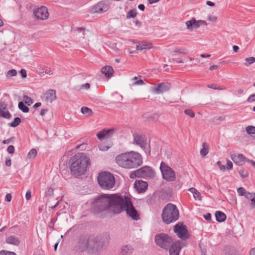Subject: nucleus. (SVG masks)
Masks as SVG:
<instances>
[{
	"label": "nucleus",
	"mask_w": 255,
	"mask_h": 255,
	"mask_svg": "<svg viewBox=\"0 0 255 255\" xmlns=\"http://www.w3.org/2000/svg\"><path fill=\"white\" fill-rule=\"evenodd\" d=\"M152 48L151 43L147 41H142L138 43L136 45V48L137 50L142 51L143 50L150 49Z\"/></svg>",
	"instance_id": "22"
},
{
	"label": "nucleus",
	"mask_w": 255,
	"mask_h": 255,
	"mask_svg": "<svg viewBox=\"0 0 255 255\" xmlns=\"http://www.w3.org/2000/svg\"><path fill=\"white\" fill-rule=\"evenodd\" d=\"M109 148V147L108 146H104V145H101L99 146V149H100V150H102V151H106V150H107Z\"/></svg>",
	"instance_id": "60"
},
{
	"label": "nucleus",
	"mask_w": 255,
	"mask_h": 255,
	"mask_svg": "<svg viewBox=\"0 0 255 255\" xmlns=\"http://www.w3.org/2000/svg\"><path fill=\"white\" fill-rule=\"evenodd\" d=\"M34 14L38 19H44L48 17L49 13L47 8L44 6H42L40 8L34 11Z\"/></svg>",
	"instance_id": "16"
},
{
	"label": "nucleus",
	"mask_w": 255,
	"mask_h": 255,
	"mask_svg": "<svg viewBox=\"0 0 255 255\" xmlns=\"http://www.w3.org/2000/svg\"><path fill=\"white\" fill-rule=\"evenodd\" d=\"M188 190L193 193V197L195 200H201L202 197L200 193L195 188H190Z\"/></svg>",
	"instance_id": "28"
},
{
	"label": "nucleus",
	"mask_w": 255,
	"mask_h": 255,
	"mask_svg": "<svg viewBox=\"0 0 255 255\" xmlns=\"http://www.w3.org/2000/svg\"><path fill=\"white\" fill-rule=\"evenodd\" d=\"M133 251V248L130 245H125L120 250V255H130Z\"/></svg>",
	"instance_id": "24"
},
{
	"label": "nucleus",
	"mask_w": 255,
	"mask_h": 255,
	"mask_svg": "<svg viewBox=\"0 0 255 255\" xmlns=\"http://www.w3.org/2000/svg\"><path fill=\"white\" fill-rule=\"evenodd\" d=\"M231 158L236 164L240 166L243 165L247 160V158L242 154H233Z\"/></svg>",
	"instance_id": "20"
},
{
	"label": "nucleus",
	"mask_w": 255,
	"mask_h": 255,
	"mask_svg": "<svg viewBox=\"0 0 255 255\" xmlns=\"http://www.w3.org/2000/svg\"><path fill=\"white\" fill-rule=\"evenodd\" d=\"M90 235H82L79 238L74 250L78 253H83L87 251L89 253Z\"/></svg>",
	"instance_id": "10"
},
{
	"label": "nucleus",
	"mask_w": 255,
	"mask_h": 255,
	"mask_svg": "<svg viewBox=\"0 0 255 255\" xmlns=\"http://www.w3.org/2000/svg\"><path fill=\"white\" fill-rule=\"evenodd\" d=\"M115 160L120 167L126 169L136 168L143 163L141 154L133 151L118 155Z\"/></svg>",
	"instance_id": "2"
},
{
	"label": "nucleus",
	"mask_w": 255,
	"mask_h": 255,
	"mask_svg": "<svg viewBox=\"0 0 255 255\" xmlns=\"http://www.w3.org/2000/svg\"><path fill=\"white\" fill-rule=\"evenodd\" d=\"M11 159L10 158H7L5 160V165L9 167L11 165Z\"/></svg>",
	"instance_id": "63"
},
{
	"label": "nucleus",
	"mask_w": 255,
	"mask_h": 255,
	"mask_svg": "<svg viewBox=\"0 0 255 255\" xmlns=\"http://www.w3.org/2000/svg\"><path fill=\"white\" fill-rule=\"evenodd\" d=\"M134 187L138 193H141L147 189L148 184L142 180H137L134 183Z\"/></svg>",
	"instance_id": "21"
},
{
	"label": "nucleus",
	"mask_w": 255,
	"mask_h": 255,
	"mask_svg": "<svg viewBox=\"0 0 255 255\" xmlns=\"http://www.w3.org/2000/svg\"><path fill=\"white\" fill-rule=\"evenodd\" d=\"M174 232L178 238L183 241L188 239L190 237L187 227L183 224H176L174 227Z\"/></svg>",
	"instance_id": "13"
},
{
	"label": "nucleus",
	"mask_w": 255,
	"mask_h": 255,
	"mask_svg": "<svg viewBox=\"0 0 255 255\" xmlns=\"http://www.w3.org/2000/svg\"><path fill=\"white\" fill-rule=\"evenodd\" d=\"M81 111L83 114L86 115L87 116H90L93 113L91 109L86 107H83Z\"/></svg>",
	"instance_id": "32"
},
{
	"label": "nucleus",
	"mask_w": 255,
	"mask_h": 255,
	"mask_svg": "<svg viewBox=\"0 0 255 255\" xmlns=\"http://www.w3.org/2000/svg\"><path fill=\"white\" fill-rule=\"evenodd\" d=\"M121 196L116 194H103L96 198L91 208L96 213L109 211L115 214V208L119 205Z\"/></svg>",
	"instance_id": "1"
},
{
	"label": "nucleus",
	"mask_w": 255,
	"mask_h": 255,
	"mask_svg": "<svg viewBox=\"0 0 255 255\" xmlns=\"http://www.w3.org/2000/svg\"><path fill=\"white\" fill-rule=\"evenodd\" d=\"M17 72L15 69H11L7 71V76L9 77H13L16 75Z\"/></svg>",
	"instance_id": "46"
},
{
	"label": "nucleus",
	"mask_w": 255,
	"mask_h": 255,
	"mask_svg": "<svg viewBox=\"0 0 255 255\" xmlns=\"http://www.w3.org/2000/svg\"><path fill=\"white\" fill-rule=\"evenodd\" d=\"M251 205H252V207L253 208H255V195H254V196L252 198V199L251 200Z\"/></svg>",
	"instance_id": "61"
},
{
	"label": "nucleus",
	"mask_w": 255,
	"mask_h": 255,
	"mask_svg": "<svg viewBox=\"0 0 255 255\" xmlns=\"http://www.w3.org/2000/svg\"><path fill=\"white\" fill-rule=\"evenodd\" d=\"M31 197V191H27L26 194H25V198L26 200H28L30 199Z\"/></svg>",
	"instance_id": "59"
},
{
	"label": "nucleus",
	"mask_w": 255,
	"mask_h": 255,
	"mask_svg": "<svg viewBox=\"0 0 255 255\" xmlns=\"http://www.w3.org/2000/svg\"><path fill=\"white\" fill-rule=\"evenodd\" d=\"M42 99L47 103H52L56 99V91L53 89L47 90L44 94Z\"/></svg>",
	"instance_id": "18"
},
{
	"label": "nucleus",
	"mask_w": 255,
	"mask_h": 255,
	"mask_svg": "<svg viewBox=\"0 0 255 255\" xmlns=\"http://www.w3.org/2000/svg\"><path fill=\"white\" fill-rule=\"evenodd\" d=\"M173 52L174 53H179L181 54H186L188 53V51L186 48H175Z\"/></svg>",
	"instance_id": "38"
},
{
	"label": "nucleus",
	"mask_w": 255,
	"mask_h": 255,
	"mask_svg": "<svg viewBox=\"0 0 255 255\" xmlns=\"http://www.w3.org/2000/svg\"><path fill=\"white\" fill-rule=\"evenodd\" d=\"M18 107L23 113H28L29 111V108L24 105L23 102H19Z\"/></svg>",
	"instance_id": "31"
},
{
	"label": "nucleus",
	"mask_w": 255,
	"mask_h": 255,
	"mask_svg": "<svg viewBox=\"0 0 255 255\" xmlns=\"http://www.w3.org/2000/svg\"><path fill=\"white\" fill-rule=\"evenodd\" d=\"M247 161L250 163L255 168V161L254 160L247 159Z\"/></svg>",
	"instance_id": "64"
},
{
	"label": "nucleus",
	"mask_w": 255,
	"mask_h": 255,
	"mask_svg": "<svg viewBox=\"0 0 255 255\" xmlns=\"http://www.w3.org/2000/svg\"><path fill=\"white\" fill-rule=\"evenodd\" d=\"M171 87L170 83L168 82H162L155 85L151 87V91L153 93L160 94L168 91Z\"/></svg>",
	"instance_id": "14"
},
{
	"label": "nucleus",
	"mask_w": 255,
	"mask_h": 255,
	"mask_svg": "<svg viewBox=\"0 0 255 255\" xmlns=\"http://www.w3.org/2000/svg\"><path fill=\"white\" fill-rule=\"evenodd\" d=\"M37 154V150L35 149H32L27 154V158H33L35 157Z\"/></svg>",
	"instance_id": "39"
},
{
	"label": "nucleus",
	"mask_w": 255,
	"mask_h": 255,
	"mask_svg": "<svg viewBox=\"0 0 255 255\" xmlns=\"http://www.w3.org/2000/svg\"><path fill=\"white\" fill-rule=\"evenodd\" d=\"M217 164L219 167L220 170H224L225 169V166L222 164L221 161H217Z\"/></svg>",
	"instance_id": "53"
},
{
	"label": "nucleus",
	"mask_w": 255,
	"mask_h": 255,
	"mask_svg": "<svg viewBox=\"0 0 255 255\" xmlns=\"http://www.w3.org/2000/svg\"><path fill=\"white\" fill-rule=\"evenodd\" d=\"M20 118L18 117L15 118L14 120L10 123L8 124L9 126L11 127H16L21 122Z\"/></svg>",
	"instance_id": "30"
},
{
	"label": "nucleus",
	"mask_w": 255,
	"mask_h": 255,
	"mask_svg": "<svg viewBox=\"0 0 255 255\" xmlns=\"http://www.w3.org/2000/svg\"><path fill=\"white\" fill-rule=\"evenodd\" d=\"M184 113L189 116L191 118H193L195 116V114L191 109H186L184 111Z\"/></svg>",
	"instance_id": "44"
},
{
	"label": "nucleus",
	"mask_w": 255,
	"mask_h": 255,
	"mask_svg": "<svg viewBox=\"0 0 255 255\" xmlns=\"http://www.w3.org/2000/svg\"><path fill=\"white\" fill-rule=\"evenodd\" d=\"M100 186L103 189H110L115 184V179L112 174L108 172L100 173L98 177Z\"/></svg>",
	"instance_id": "7"
},
{
	"label": "nucleus",
	"mask_w": 255,
	"mask_h": 255,
	"mask_svg": "<svg viewBox=\"0 0 255 255\" xmlns=\"http://www.w3.org/2000/svg\"><path fill=\"white\" fill-rule=\"evenodd\" d=\"M216 221L219 223L224 222L226 219V215L221 211H217L215 213Z\"/></svg>",
	"instance_id": "27"
},
{
	"label": "nucleus",
	"mask_w": 255,
	"mask_h": 255,
	"mask_svg": "<svg viewBox=\"0 0 255 255\" xmlns=\"http://www.w3.org/2000/svg\"><path fill=\"white\" fill-rule=\"evenodd\" d=\"M0 255H16L14 252L2 250L0 252Z\"/></svg>",
	"instance_id": "45"
},
{
	"label": "nucleus",
	"mask_w": 255,
	"mask_h": 255,
	"mask_svg": "<svg viewBox=\"0 0 255 255\" xmlns=\"http://www.w3.org/2000/svg\"><path fill=\"white\" fill-rule=\"evenodd\" d=\"M179 216V211L176 205L169 203L163 209L162 219L166 224L176 221Z\"/></svg>",
	"instance_id": "6"
},
{
	"label": "nucleus",
	"mask_w": 255,
	"mask_h": 255,
	"mask_svg": "<svg viewBox=\"0 0 255 255\" xmlns=\"http://www.w3.org/2000/svg\"><path fill=\"white\" fill-rule=\"evenodd\" d=\"M6 243L15 246H18L20 244V240L17 237L11 235L6 238Z\"/></svg>",
	"instance_id": "25"
},
{
	"label": "nucleus",
	"mask_w": 255,
	"mask_h": 255,
	"mask_svg": "<svg viewBox=\"0 0 255 255\" xmlns=\"http://www.w3.org/2000/svg\"><path fill=\"white\" fill-rule=\"evenodd\" d=\"M101 72L107 77H111L114 73L113 68L110 66H105L101 69Z\"/></svg>",
	"instance_id": "26"
},
{
	"label": "nucleus",
	"mask_w": 255,
	"mask_h": 255,
	"mask_svg": "<svg viewBox=\"0 0 255 255\" xmlns=\"http://www.w3.org/2000/svg\"><path fill=\"white\" fill-rule=\"evenodd\" d=\"M137 14L136 11L135 9L130 10L127 14V18L129 19L130 18H134L136 16Z\"/></svg>",
	"instance_id": "35"
},
{
	"label": "nucleus",
	"mask_w": 255,
	"mask_h": 255,
	"mask_svg": "<svg viewBox=\"0 0 255 255\" xmlns=\"http://www.w3.org/2000/svg\"><path fill=\"white\" fill-rule=\"evenodd\" d=\"M246 129L247 132L249 134H255V127H253L252 126H249L246 128Z\"/></svg>",
	"instance_id": "41"
},
{
	"label": "nucleus",
	"mask_w": 255,
	"mask_h": 255,
	"mask_svg": "<svg viewBox=\"0 0 255 255\" xmlns=\"http://www.w3.org/2000/svg\"><path fill=\"white\" fill-rule=\"evenodd\" d=\"M226 168L228 170H230L233 168V163L230 160H227Z\"/></svg>",
	"instance_id": "52"
},
{
	"label": "nucleus",
	"mask_w": 255,
	"mask_h": 255,
	"mask_svg": "<svg viewBox=\"0 0 255 255\" xmlns=\"http://www.w3.org/2000/svg\"><path fill=\"white\" fill-rule=\"evenodd\" d=\"M132 80L133 81V85H141L144 84L143 81L141 79H138V78L134 77L133 78Z\"/></svg>",
	"instance_id": "40"
},
{
	"label": "nucleus",
	"mask_w": 255,
	"mask_h": 255,
	"mask_svg": "<svg viewBox=\"0 0 255 255\" xmlns=\"http://www.w3.org/2000/svg\"><path fill=\"white\" fill-rule=\"evenodd\" d=\"M209 152V146L206 142L202 144V148L200 150V154L202 157L205 156Z\"/></svg>",
	"instance_id": "29"
},
{
	"label": "nucleus",
	"mask_w": 255,
	"mask_h": 255,
	"mask_svg": "<svg viewBox=\"0 0 255 255\" xmlns=\"http://www.w3.org/2000/svg\"><path fill=\"white\" fill-rule=\"evenodd\" d=\"M53 189L52 188H48L47 190L45 192V195L46 196H50L53 194Z\"/></svg>",
	"instance_id": "50"
},
{
	"label": "nucleus",
	"mask_w": 255,
	"mask_h": 255,
	"mask_svg": "<svg viewBox=\"0 0 255 255\" xmlns=\"http://www.w3.org/2000/svg\"><path fill=\"white\" fill-rule=\"evenodd\" d=\"M203 24L206 25L207 23L206 21L202 20H196L195 18H192L191 20L186 22V25L188 29L197 28Z\"/></svg>",
	"instance_id": "15"
},
{
	"label": "nucleus",
	"mask_w": 255,
	"mask_h": 255,
	"mask_svg": "<svg viewBox=\"0 0 255 255\" xmlns=\"http://www.w3.org/2000/svg\"><path fill=\"white\" fill-rule=\"evenodd\" d=\"M239 174H240V175L243 178H245L248 177V176L249 175L248 171L245 169H242L240 170Z\"/></svg>",
	"instance_id": "37"
},
{
	"label": "nucleus",
	"mask_w": 255,
	"mask_h": 255,
	"mask_svg": "<svg viewBox=\"0 0 255 255\" xmlns=\"http://www.w3.org/2000/svg\"><path fill=\"white\" fill-rule=\"evenodd\" d=\"M247 192L246 190L243 187H240L237 189L238 193L241 196H244Z\"/></svg>",
	"instance_id": "42"
},
{
	"label": "nucleus",
	"mask_w": 255,
	"mask_h": 255,
	"mask_svg": "<svg viewBox=\"0 0 255 255\" xmlns=\"http://www.w3.org/2000/svg\"><path fill=\"white\" fill-rule=\"evenodd\" d=\"M0 117L7 119H10L11 118V115L7 110L4 111H0Z\"/></svg>",
	"instance_id": "33"
},
{
	"label": "nucleus",
	"mask_w": 255,
	"mask_h": 255,
	"mask_svg": "<svg viewBox=\"0 0 255 255\" xmlns=\"http://www.w3.org/2000/svg\"><path fill=\"white\" fill-rule=\"evenodd\" d=\"M133 136V143L139 146L141 148L143 149L146 152L147 151L149 153H150V149L149 145L147 142V138L145 137V136L143 135L138 134H134Z\"/></svg>",
	"instance_id": "12"
},
{
	"label": "nucleus",
	"mask_w": 255,
	"mask_h": 255,
	"mask_svg": "<svg viewBox=\"0 0 255 255\" xmlns=\"http://www.w3.org/2000/svg\"><path fill=\"white\" fill-rule=\"evenodd\" d=\"M90 87V85L89 83H86L85 84H83L81 86L80 89H88Z\"/></svg>",
	"instance_id": "54"
},
{
	"label": "nucleus",
	"mask_w": 255,
	"mask_h": 255,
	"mask_svg": "<svg viewBox=\"0 0 255 255\" xmlns=\"http://www.w3.org/2000/svg\"><path fill=\"white\" fill-rule=\"evenodd\" d=\"M70 168L75 176L84 174L90 165V159L84 153H78L71 158Z\"/></svg>",
	"instance_id": "3"
},
{
	"label": "nucleus",
	"mask_w": 255,
	"mask_h": 255,
	"mask_svg": "<svg viewBox=\"0 0 255 255\" xmlns=\"http://www.w3.org/2000/svg\"><path fill=\"white\" fill-rule=\"evenodd\" d=\"M169 255H179L181 250V242L179 241L173 243L169 247Z\"/></svg>",
	"instance_id": "19"
},
{
	"label": "nucleus",
	"mask_w": 255,
	"mask_h": 255,
	"mask_svg": "<svg viewBox=\"0 0 255 255\" xmlns=\"http://www.w3.org/2000/svg\"><path fill=\"white\" fill-rule=\"evenodd\" d=\"M7 109V105L4 103H0V111H4L6 110Z\"/></svg>",
	"instance_id": "51"
},
{
	"label": "nucleus",
	"mask_w": 255,
	"mask_h": 255,
	"mask_svg": "<svg viewBox=\"0 0 255 255\" xmlns=\"http://www.w3.org/2000/svg\"><path fill=\"white\" fill-rule=\"evenodd\" d=\"M23 100L24 101L25 104L29 106L33 103V100L26 95H24Z\"/></svg>",
	"instance_id": "36"
},
{
	"label": "nucleus",
	"mask_w": 255,
	"mask_h": 255,
	"mask_svg": "<svg viewBox=\"0 0 255 255\" xmlns=\"http://www.w3.org/2000/svg\"><path fill=\"white\" fill-rule=\"evenodd\" d=\"M155 176V172L152 168L146 165L132 171L129 175V177L131 179L135 178H152Z\"/></svg>",
	"instance_id": "8"
},
{
	"label": "nucleus",
	"mask_w": 255,
	"mask_h": 255,
	"mask_svg": "<svg viewBox=\"0 0 255 255\" xmlns=\"http://www.w3.org/2000/svg\"><path fill=\"white\" fill-rule=\"evenodd\" d=\"M247 101L249 103L255 102V93L250 95L248 98Z\"/></svg>",
	"instance_id": "49"
},
{
	"label": "nucleus",
	"mask_w": 255,
	"mask_h": 255,
	"mask_svg": "<svg viewBox=\"0 0 255 255\" xmlns=\"http://www.w3.org/2000/svg\"><path fill=\"white\" fill-rule=\"evenodd\" d=\"M204 217L207 221H210L211 220V215L209 213L204 215Z\"/></svg>",
	"instance_id": "56"
},
{
	"label": "nucleus",
	"mask_w": 255,
	"mask_h": 255,
	"mask_svg": "<svg viewBox=\"0 0 255 255\" xmlns=\"http://www.w3.org/2000/svg\"><path fill=\"white\" fill-rule=\"evenodd\" d=\"M115 133V129L114 128L110 129H104L100 131L97 134V136L99 139H102L106 138H110Z\"/></svg>",
	"instance_id": "17"
},
{
	"label": "nucleus",
	"mask_w": 255,
	"mask_h": 255,
	"mask_svg": "<svg viewBox=\"0 0 255 255\" xmlns=\"http://www.w3.org/2000/svg\"><path fill=\"white\" fill-rule=\"evenodd\" d=\"M20 73L23 78H25L27 76L26 71L24 69H21L20 71Z\"/></svg>",
	"instance_id": "57"
},
{
	"label": "nucleus",
	"mask_w": 255,
	"mask_h": 255,
	"mask_svg": "<svg viewBox=\"0 0 255 255\" xmlns=\"http://www.w3.org/2000/svg\"><path fill=\"white\" fill-rule=\"evenodd\" d=\"M15 148L13 145H9L7 148V151L9 154H13L14 152Z\"/></svg>",
	"instance_id": "48"
},
{
	"label": "nucleus",
	"mask_w": 255,
	"mask_h": 255,
	"mask_svg": "<svg viewBox=\"0 0 255 255\" xmlns=\"http://www.w3.org/2000/svg\"><path fill=\"white\" fill-rule=\"evenodd\" d=\"M154 242L157 246L163 249L168 250L173 243V240L167 234L160 233L155 235Z\"/></svg>",
	"instance_id": "9"
},
{
	"label": "nucleus",
	"mask_w": 255,
	"mask_h": 255,
	"mask_svg": "<svg viewBox=\"0 0 255 255\" xmlns=\"http://www.w3.org/2000/svg\"><path fill=\"white\" fill-rule=\"evenodd\" d=\"M115 208V214H119L126 211L127 215L132 220L137 221L139 219L137 211L133 207L130 199L127 196H121L119 205Z\"/></svg>",
	"instance_id": "4"
},
{
	"label": "nucleus",
	"mask_w": 255,
	"mask_h": 255,
	"mask_svg": "<svg viewBox=\"0 0 255 255\" xmlns=\"http://www.w3.org/2000/svg\"><path fill=\"white\" fill-rule=\"evenodd\" d=\"M41 73H42L43 75L47 74L51 75L53 74V71L50 67L45 66L42 68Z\"/></svg>",
	"instance_id": "34"
},
{
	"label": "nucleus",
	"mask_w": 255,
	"mask_h": 255,
	"mask_svg": "<svg viewBox=\"0 0 255 255\" xmlns=\"http://www.w3.org/2000/svg\"><path fill=\"white\" fill-rule=\"evenodd\" d=\"M255 193H251V192H247V193H246L245 195L244 196V197L247 198V199H249V200H251L252 198L255 195Z\"/></svg>",
	"instance_id": "47"
},
{
	"label": "nucleus",
	"mask_w": 255,
	"mask_h": 255,
	"mask_svg": "<svg viewBox=\"0 0 255 255\" xmlns=\"http://www.w3.org/2000/svg\"><path fill=\"white\" fill-rule=\"evenodd\" d=\"M13 138H14V137H11V138H9V139H5V140H3L2 141V143H3V144H8L9 143H10V142L12 141V140Z\"/></svg>",
	"instance_id": "58"
},
{
	"label": "nucleus",
	"mask_w": 255,
	"mask_h": 255,
	"mask_svg": "<svg viewBox=\"0 0 255 255\" xmlns=\"http://www.w3.org/2000/svg\"><path fill=\"white\" fill-rule=\"evenodd\" d=\"M11 195L10 193H7L5 197V200L7 202H10L11 200Z\"/></svg>",
	"instance_id": "55"
},
{
	"label": "nucleus",
	"mask_w": 255,
	"mask_h": 255,
	"mask_svg": "<svg viewBox=\"0 0 255 255\" xmlns=\"http://www.w3.org/2000/svg\"><path fill=\"white\" fill-rule=\"evenodd\" d=\"M109 8V5L105 4L104 5L102 3L100 2L94 6L93 10L96 12L103 13L107 11Z\"/></svg>",
	"instance_id": "23"
},
{
	"label": "nucleus",
	"mask_w": 255,
	"mask_h": 255,
	"mask_svg": "<svg viewBox=\"0 0 255 255\" xmlns=\"http://www.w3.org/2000/svg\"><path fill=\"white\" fill-rule=\"evenodd\" d=\"M246 61L247 62L246 63H245V65L246 66H248L249 64H252L255 62V58L254 57H250L249 58H247L245 59Z\"/></svg>",
	"instance_id": "43"
},
{
	"label": "nucleus",
	"mask_w": 255,
	"mask_h": 255,
	"mask_svg": "<svg viewBox=\"0 0 255 255\" xmlns=\"http://www.w3.org/2000/svg\"><path fill=\"white\" fill-rule=\"evenodd\" d=\"M89 253H96L103 249L109 242V236L105 234L102 235H90Z\"/></svg>",
	"instance_id": "5"
},
{
	"label": "nucleus",
	"mask_w": 255,
	"mask_h": 255,
	"mask_svg": "<svg viewBox=\"0 0 255 255\" xmlns=\"http://www.w3.org/2000/svg\"><path fill=\"white\" fill-rule=\"evenodd\" d=\"M160 169L164 179L168 181H174L175 180L176 176L174 171L164 162H161Z\"/></svg>",
	"instance_id": "11"
},
{
	"label": "nucleus",
	"mask_w": 255,
	"mask_h": 255,
	"mask_svg": "<svg viewBox=\"0 0 255 255\" xmlns=\"http://www.w3.org/2000/svg\"><path fill=\"white\" fill-rule=\"evenodd\" d=\"M85 29L83 27H78L76 29V30L78 32H83V35H84L85 33Z\"/></svg>",
	"instance_id": "62"
}]
</instances>
